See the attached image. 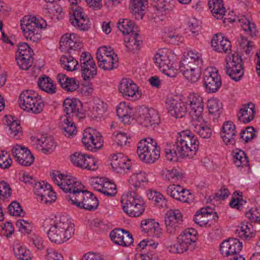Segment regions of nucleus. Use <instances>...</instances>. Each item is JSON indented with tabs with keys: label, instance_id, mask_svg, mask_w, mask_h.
I'll return each mask as SVG.
<instances>
[{
	"label": "nucleus",
	"instance_id": "nucleus-1",
	"mask_svg": "<svg viewBox=\"0 0 260 260\" xmlns=\"http://www.w3.org/2000/svg\"><path fill=\"white\" fill-rule=\"evenodd\" d=\"M50 176L60 189L71 193L66 199L71 204L88 211L97 209L99 205L98 198L92 192L83 190L84 186L76 178L59 172H53Z\"/></svg>",
	"mask_w": 260,
	"mask_h": 260
},
{
	"label": "nucleus",
	"instance_id": "nucleus-2",
	"mask_svg": "<svg viewBox=\"0 0 260 260\" xmlns=\"http://www.w3.org/2000/svg\"><path fill=\"white\" fill-rule=\"evenodd\" d=\"M50 224L47 231L48 237L51 242L61 244L68 241L74 233V225L62 217L59 220L45 221L44 224Z\"/></svg>",
	"mask_w": 260,
	"mask_h": 260
},
{
	"label": "nucleus",
	"instance_id": "nucleus-3",
	"mask_svg": "<svg viewBox=\"0 0 260 260\" xmlns=\"http://www.w3.org/2000/svg\"><path fill=\"white\" fill-rule=\"evenodd\" d=\"M21 29L27 40L35 42L41 38V28H45L46 22L35 16L26 15L20 20Z\"/></svg>",
	"mask_w": 260,
	"mask_h": 260
},
{
	"label": "nucleus",
	"instance_id": "nucleus-4",
	"mask_svg": "<svg viewBox=\"0 0 260 260\" xmlns=\"http://www.w3.org/2000/svg\"><path fill=\"white\" fill-rule=\"evenodd\" d=\"M18 104L21 109L34 114L41 113L44 106L41 97L35 91L29 89L21 92Z\"/></svg>",
	"mask_w": 260,
	"mask_h": 260
},
{
	"label": "nucleus",
	"instance_id": "nucleus-5",
	"mask_svg": "<svg viewBox=\"0 0 260 260\" xmlns=\"http://www.w3.org/2000/svg\"><path fill=\"white\" fill-rule=\"evenodd\" d=\"M137 152L140 159L146 163H153L160 157L159 147L156 141L150 138L139 142Z\"/></svg>",
	"mask_w": 260,
	"mask_h": 260
},
{
	"label": "nucleus",
	"instance_id": "nucleus-6",
	"mask_svg": "<svg viewBox=\"0 0 260 260\" xmlns=\"http://www.w3.org/2000/svg\"><path fill=\"white\" fill-rule=\"evenodd\" d=\"M121 202L124 212L129 216L138 217L145 211L143 199L134 191L123 195Z\"/></svg>",
	"mask_w": 260,
	"mask_h": 260
},
{
	"label": "nucleus",
	"instance_id": "nucleus-7",
	"mask_svg": "<svg viewBox=\"0 0 260 260\" xmlns=\"http://www.w3.org/2000/svg\"><path fill=\"white\" fill-rule=\"evenodd\" d=\"M199 149V142L190 130L180 132V157L192 158Z\"/></svg>",
	"mask_w": 260,
	"mask_h": 260
},
{
	"label": "nucleus",
	"instance_id": "nucleus-8",
	"mask_svg": "<svg viewBox=\"0 0 260 260\" xmlns=\"http://www.w3.org/2000/svg\"><path fill=\"white\" fill-rule=\"evenodd\" d=\"M226 73L235 81H240L244 73L241 56L237 53L228 55L225 58Z\"/></svg>",
	"mask_w": 260,
	"mask_h": 260
},
{
	"label": "nucleus",
	"instance_id": "nucleus-9",
	"mask_svg": "<svg viewBox=\"0 0 260 260\" xmlns=\"http://www.w3.org/2000/svg\"><path fill=\"white\" fill-rule=\"evenodd\" d=\"M154 60L159 71L167 76L175 78L177 76L178 70L173 66L174 61L169 58L166 50H159L154 56Z\"/></svg>",
	"mask_w": 260,
	"mask_h": 260
},
{
	"label": "nucleus",
	"instance_id": "nucleus-10",
	"mask_svg": "<svg viewBox=\"0 0 260 260\" xmlns=\"http://www.w3.org/2000/svg\"><path fill=\"white\" fill-rule=\"evenodd\" d=\"M242 247V243L239 239L230 238L221 243L220 250L222 255L229 257V260H245L243 255L239 254Z\"/></svg>",
	"mask_w": 260,
	"mask_h": 260
},
{
	"label": "nucleus",
	"instance_id": "nucleus-11",
	"mask_svg": "<svg viewBox=\"0 0 260 260\" xmlns=\"http://www.w3.org/2000/svg\"><path fill=\"white\" fill-rule=\"evenodd\" d=\"M138 123L144 127H152L160 123L159 113L153 108L141 107L138 110L136 116Z\"/></svg>",
	"mask_w": 260,
	"mask_h": 260
},
{
	"label": "nucleus",
	"instance_id": "nucleus-12",
	"mask_svg": "<svg viewBox=\"0 0 260 260\" xmlns=\"http://www.w3.org/2000/svg\"><path fill=\"white\" fill-rule=\"evenodd\" d=\"M222 84L220 75L215 68H207L204 73L203 86L208 93H215Z\"/></svg>",
	"mask_w": 260,
	"mask_h": 260
},
{
	"label": "nucleus",
	"instance_id": "nucleus-13",
	"mask_svg": "<svg viewBox=\"0 0 260 260\" xmlns=\"http://www.w3.org/2000/svg\"><path fill=\"white\" fill-rule=\"evenodd\" d=\"M79 0H69L71 5L72 14L70 12V21L74 26L78 27L81 30H86L89 27V19L84 13L83 9L77 6Z\"/></svg>",
	"mask_w": 260,
	"mask_h": 260
},
{
	"label": "nucleus",
	"instance_id": "nucleus-14",
	"mask_svg": "<svg viewBox=\"0 0 260 260\" xmlns=\"http://www.w3.org/2000/svg\"><path fill=\"white\" fill-rule=\"evenodd\" d=\"M60 49L73 54H78L83 45L79 38L75 34H66L60 40Z\"/></svg>",
	"mask_w": 260,
	"mask_h": 260
},
{
	"label": "nucleus",
	"instance_id": "nucleus-15",
	"mask_svg": "<svg viewBox=\"0 0 260 260\" xmlns=\"http://www.w3.org/2000/svg\"><path fill=\"white\" fill-rule=\"evenodd\" d=\"M181 100H183V103L187 104L185 105L190 108L191 119L194 118L195 117L203 116L204 106L202 96L197 93H190L187 96L180 95V102Z\"/></svg>",
	"mask_w": 260,
	"mask_h": 260
},
{
	"label": "nucleus",
	"instance_id": "nucleus-16",
	"mask_svg": "<svg viewBox=\"0 0 260 260\" xmlns=\"http://www.w3.org/2000/svg\"><path fill=\"white\" fill-rule=\"evenodd\" d=\"M82 141L88 150L95 152L103 146V139L99 132L89 127L84 131Z\"/></svg>",
	"mask_w": 260,
	"mask_h": 260
},
{
	"label": "nucleus",
	"instance_id": "nucleus-17",
	"mask_svg": "<svg viewBox=\"0 0 260 260\" xmlns=\"http://www.w3.org/2000/svg\"><path fill=\"white\" fill-rule=\"evenodd\" d=\"M190 123L194 131L201 137L204 139H208L211 137L213 131L207 123V122L203 119V116L195 117L193 119L188 117L186 120L185 125L187 126Z\"/></svg>",
	"mask_w": 260,
	"mask_h": 260
},
{
	"label": "nucleus",
	"instance_id": "nucleus-18",
	"mask_svg": "<svg viewBox=\"0 0 260 260\" xmlns=\"http://www.w3.org/2000/svg\"><path fill=\"white\" fill-rule=\"evenodd\" d=\"M63 107L67 116H71V118L79 119L85 117L84 113L81 111L82 104L76 99H66Z\"/></svg>",
	"mask_w": 260,
	"mask_h": 260
},
{
	"label": "nucleus",
	"instance_id": "nucleus-19",
	"mask_svg": "<svg viewBox=\"0 0 260 260\" xmlns=\"http://www.w3.org/2000/svg\"><path fill=\"white\" fill-rule=\"evenodd\" d=\"M12 152L17 161L21 166H30L34 161V156L27 148L17 145Z\"/></svg>",
	"mask_w": 260,
	"mask_h": 260
},
{
	"label": "nucleus",
	"instance_id": "nucleus-20",
	"mask_svg": "<svg viewBox=\"0 0 260 260\" xmlns=\"http://www.w3.org/2000/svg\"><path fill=\"white\" fill-rule=\"evenodd\" d=\"M110 165L114 172L123 175L127 173L131 168L129 160L121 153L111 155Z\"/></svg>",
	"mask_w": 260,
	"mask_h": 260
},
{
	"label": "nucleus",
	"instance_id": "nucleus-21",
	"mask_svg": "<svg viewBox=\"0 0 260 260\" xmlns=\"http://www.w3.org/2000/svg\"><path fill=\"white\" fill-rule=\"evenodd\" d=\"M110 237L115 244L123 247L128 246L134 242L132 235L121 229L112 230L110 233Z\"/></svg>",
	"mask_w": 260,
	"mask_h": 260
},
{
	"label": "nucleus",
	"instance_id": "nucleus-22",
	"mask_svg": "<svg viewBox=\"0 0 260 260\" xmlns=\"http://www.w3.org/2000/svg\"><path fill=\"white\" fill-rule=\"evenodd\" d=\"M119 92L125 98H131L133 100L139 95V87L129 79H123L118 86Z\"/></svg>",
	"mask_w": 260,
	"mask_h": 260
},
{
	"label": "nucleus",
	"instance_id": "nucleus-23",
	"mask_svg": "<svg viewBox=\"0 0 260 260\" xmlns=\"http://www.w3.org/2000/svg\"><path fill=\"white\" fill-rule=\"evenodd\" d=\"M236 135V126L233 122L232 121H225L220 132V136L224 144L226 145L235 144Z\"/></svg>",
	"mask_w": 260,
	"mask_h": 260
},
{
	"label": "nucleus",
	"instance_id": "nucleus-24",
	"mask_svg": "<svg viewBox=\"0 0 260 260\" xmlns=\"http://www.w3.org/2000/svg\"><path fill=\"white\" fill-rule=\"evenodd\" d=\"M211 46L213 50L217 52L227 53L231 50V43L230 40L220 34L214 35L211 41Z\"/></svg>",
	"mask_w": 260,
	"mask_h": 260
},
{
	"label": "nucleus",
	"instance_id": "nucleus-25",
	"mask_svg": "<svg viewBox=\"0 0 260 260\" xmlns=\"http://www.w3.org/2000/svg\"><path fill=\"white\" fill-rule=\"evenodd\" d=\"M180 64L181 67H186L193 66H196V67L202 66L203 60L199 53L187 50L182 53Z\"/></svg>",
	"mask_w": 260,
	"mask_h": 260
},
{
	"label": "nucleus",
	"instance_id": "nucleus-26",
	"mask_svg": "<svg viewBox=\"0 0 260 260\" xmlns=\"http://www.w3.org/2000/svg\"><path fill=\"white\" fill-rule=\"evenodd\" d=\"M198 234L196 230L192 228H188L184 230L182 234L180 235V252H184L188 249L189 246L192 243H195L197 238Z\"/></svg>",
	"mask_w": 260,
	"mask_h": 260
},
{
	"label": "nucleus",
	"instance_id": "nucleus-27",
	"mask_svg": "<svg viewBox=\"0 0 260 260\" xmlns=\"http://www.w3.org/2000/svg\"><path fill=\"white\" fill-rule=\"evenodd\" d=\"M202 67L193 66L186 67H181L180 64V72L188 82L194 83L198 81L201 77Z\"/></svg>",
	"mask_w": 260,
	"mask_h": 260
},
{
	"label": "nucleus",
	"instance_id": "nucleus-28",
	"mask_svg": "<svg viewBox=\"0 0 260 260\" xmlns=\"http://www.w3.org/2000/svg\"><path fill=\"white\" fill-rule=\"evenodd\" d=\"M178 210H169L165 214V223L167 230L171 234L175 233L178 227L179 217Z\"/></svg>",
	"mask_w": 260,
	"mask_h": 260
},
{
	"label": "nucleus",
	"instance_id": "nucleus-29",
	"mask_svg": "<svg viewBox=\"0 0 260 260\" xmlns=\"http://www.w3.org/2000/svg\"><path fill=\"white\" fill-rule=\"evenodd\" d=\"M57 80L61 87L68 92H73L78 88V81L74 78L67 77L64 74H58Z\"/></svg>",
	"mask_w": 260,
	"mask_h": 260
},
{
	"label": "nucleus",
	"instance_id": "nucleus-30",
	"mask_svg": "<svg viewBox=\"0 0 260 260\" xmlns=\"http://www.w3.org/2000/svg\"><path fill=\"white\" fill-rule=\"evenodd\" d=\"M254 116V105L251 103L244 105L240 109L238 118L241 122L247 123L253 119Z\"/></svg>",
	"mask_w": 260,
	"mask_h": 260
},
{
	"label": "nucleus",
	"instance_id": "nucleus-31",
	"mask_svg": "<svg viewBox=\"0 0 260 260\" xmlns=\"http://www.w3.org/2000/svg\"><path fill=\"white\" fill-rule=\"evenodd\" d=\"M126 48L131 51L138 50L142 43L141 37L138 32L125 35L124 39Z\"/></svg>",
	"mask_w": 260,
	"mask_h": 260
},
{
	"label": "nucleus",
	"instance_id": "nucleus-32",
	"mask_svg": "<svg viewBox=\"0 0 260 260\" xmlns=\"http://www.w3.org/2000/svg\"><path fill=\"white\" fill-rule=\"evenodd\" d=\"M10 118L11 119L6 120L7 131L10 137L15 139H19L23 134L20 123L18 121L14 120V117H10Z\"/></svg>",
	"mask_w": 260,
	"mask_h": 260
},
{
	"label": "nucleus",
	"instance_id": "nucleus-33",
	"mask_svg": "<svg viewBox=\"0 0 260 260\" xmlns=\"http://www.w3.org/2000/svg\"><path fill=\"white\" fill-rule=\"evenodd\" d=\"M236 233L238 234L240 237L245 238L247 240H249L255 235L252 223L245 221L241 223L240 226L236 230Z\"/></svg>",
	"mask_w": 260,
	"mask_h": 260
},
{
	"label": "nucleus",
	"instance_id": "nucleus-34",
	"mask_svg": "<svg viewBox=\"0 0 260 260\" xmlns=\"http://www.w3.org/2000/svg\"><path fill=\"white\" fill-rule=\"evenodd\" d=\"M37 84L42 90L49 94H53L56 92V85L51 78L45 75L39 77Z\"/></svg>",
	"mask_w": 260,
	"mask_h": 260
},
{
	"label": "nucleus",
	"instance_id": "nucleus-35",
	"mask_svg": "<svg viewBox=\"0 0 260 260\" xmlns=\"http://www.w3.org/2000/svg\"><path fill=\"white\" fill-rule=\"evenodd\" d=\"M76 119L71 118V116H67L63 119L61 123V127L62 133L68 138H73L74 137L77 132V130L74 120Z\"/></svg>",
	"mask_w": 260,
	"mask_h": 260
},
{
	"label": "nucleus",
	"instance_id": "nucleus-36",
	"mask_svg": "<svg viewBox=\"0 0 260 260\" xmlns=\"http://www.w3.org/2000/svg\"><path fill=\"white\" fill-rule=\"evenodd\" d=\"M33 187L34 193L38 196L37 199H39V198L41 202L48 203V199L46 197V193L47 190L51 189V186L44 181H39L35 182Z\"/></svg>",
	"mask_w": 260,
	"mask_h": 260
},
{
	"label": "nucleus",
	"instance_id": "nucleus-37",
	"mask_svg": "<svg viewBox=\"0 0 260 260\" xmlns=\"http://www.w3.org/2000/svg\"><path fill=\"white\" fill-rule=\"evenodd\" d=\"M208 5L213 15L217 19H222L225 9L222 0H209Z\"/></svg>",
	"mask_w": 260,
	"mask_h": 260
},
{
	"label": "nucleus",
	"instance_id": "nucleus-38",
	"mask_svg": "<svg viewBox=\"0 0 260 260\" xmlns=\"http://www.w3.org/2000/svg\"><path fill=\"white\" fill-rule=\"evenodd\" d=\"M147 5V0H131L129 7L136 19H142L143 18L144 8Z\"/></svg>",
	"mask_w": 260,
	"mask_h": 260
},
{
	"label": "nucleus",
	"instance_id": "nucleus-39",
	"mask_svg": "<svg viewBox=\"0 0 260 260\" xmlns=\"http://www.w3.org/2000/svg\"><path fill=\"white\" fill-rule=\"evenodd\" d=\"M37 142L41 146L42 151L45 154L51 153L56 147L54 139L51 136L41 137L37 139Z\"/></svg>",
	"mask_w": 260,
	"mask_h": 260
},
{
	"label": "nucleus",
	"instance_id": "nucleus-40",
	"mask_svg": "<svg viewBox=\"0 0 260 260\" xmlns=\"http://www.w3.org/2000/svg\"><path fill=\"white\" fill-rule=\"evenodd\" d=\"M117 27L125 36L137 32V27L135 24L128 19H120L117 23Z\"/></svg>",
	"mask_w": 260,
	"mask_h": 260
},
{
	"label": "nucleus",
	"instance_id": "nucleus-41",
	"mask_svg": "<svg viewBox=\"0 0 260 260\" xmlns=\"http://www.w3.org/2000/svg\"><path fill=\"white\" fill-rule=\"evenodd\" d=\"M238 21L239 25L247 35L253 37L256 35L257 30L255 24L245 16H241Z\"/></svg>",
	"mask_w": 260,
	"mask_h": 260
},
{
	"label": "nucleus",
	"instance_id": "nucleus-42",
	"mask_svg": "<svg viewBox=\"0 0 260 260\" xmlns=\"http://www.w3.org/2000/svg\"><path fill=\"white\" fill-rule=\"evenodd\" d=\"M207 107L210 114L214 115L213 118L218 119L222 111V103L217 98L208 100Z\"/></svg>",
	"mask_w": 260,
	"mask_h": 260
},
{
	"label": "nucleus",
	"instance_id": "nucleus-43",
	"mask_svg": "<svg viewBox=\"0 0 260 260\" xmlns=\"http://www.w3.org/2000/svg\"><path fill=\"white\" fill-rule=\"evenodd\" d=\"M179 96L173 93L167 97L166 100V107L171 116L178 118V107Z\"/></svg>",
	"mask_w": 260,
	"mask_h": 260
},
{
	"label": "nucleus",
	"instance_id": "nucleus-44",
	"mask_svg": "<svg viewBox=\"0 0 260 260\" xmlns=\"http://www.w3.org/2000/svg\"><path fill=\"white\" fill-rule=\"evenodd\" d=\"M141 226L142 231L145 233H150L158 236L160 233V228L158 222L153 219H148L142 220Z\"/></svg>",
	"mask_w": 260,
	"mask_h": 260
},
{
	"label": "nucleus",
	"instance_id": "nucleus-45",
	"mask_svg": "<svg viewBox=\"0 0 260 260\" xmlns=\"http://www.w3.org/2000/svg\"><path fill=\"white\" fill-rule=\"evenodd\" d=\"M60 63L61 67L69 72L77 70L79 64L76 58L71 55H62L60 58Z\"/></svg>",
	"mask_w": 260,
	"mask_h": 260
},
{
	"label": "nucleus",
	"instance_id": "nucleus-46",
	"mask_svg": "<svg viewBox=\"0 0 260 260\" xmlns=\"http://www.w3.org/2000/svg\"><path fill=\"white\" fill-rule=\"evenodd\" d=\"M117 116L124 124H128L131 119V109L125 102L121 103L116 109Z\"/></svg>",
	"mask_w": 260,
	"mask_h": 260
},
{
	"label": "nucleus",
	"instance_id": "nucleus-47",
	"mask_svg": "<svg viewBox=\"0 0 260 260\" xmlns=\"http://www.w3.org/2000/svg\"><path fill=\"white\" fill-rule=\"evenodd\" d=\"M98 61L99 67L104 70H111L118 66V58L115 54L114 55H111Z\"/></svg>",
	"mask_w": 260,
	"mask_h": 260
},
{
	"label": "nucleus",
	"instance_id": "nucleus-48",
	"mask_svg": "<svg viewBox=\"0 0 260 260\" xmlns=\"http://www.w3.org/2000/svg\"><path fill=\"white\" fill-rule=\"evenodd\" d=\"M207 213H208V212L204 208H202L200 210H198L195 214L193 221L200 226H210L211 224L209 223V222L211 221L212 223L213 221L211 219V218H209L206 216Z\"/></svg>",
	"mask_w": 260,
	"mask_h": 260
},
{
	"label": "nucleus",
	"instance_id": "nucleus-49",
	"mask_svg": "<svg viewBox=\"0 0 260 260\" xmlns=\"http://www.w3.org/2000/svg\"><path fill=\"white\" fill-rule=\"evenodd\" d=\"M178 141V138L177 137L175 143L168 144V148L165 149L166 158L171 162H177L179 160V156L177 153L179 148Z\"/></svg>",
	"mask_w": 260,
	"mask_h": 260
},
{
	"label": "nucleus",
	"instance_id": "nucleus-50",
	"mask_svg": "<svg viewBox=\"0 0 260 260\" xmlns=\"http://www.w3.org/2000/svg\"><path fill=\"white\" fill-rule=\"evenodd\" d=\"M233 162L237 167H244L248 165V159L246 153L242 150L237 149L233 151Z\"/></svg>",
	"mask_w": 260,
	"mask_h": 260
},
{
	"label": "nucleus",
	"instance_id": "nucleus-51",
	"mask_svg": "<svg viewBox=\"0 0 260 260\" xmlns=\"http://www.w3.org/2000/svg\"><path fill=\"white\" fill-rule=\"evenodd\" d=\"M98 190L107 196V197H113L117 193L116 186L114 183L110 181H106L103 185L98 189Z\"/></svg>",
	"mask_w": 260,
	"mask_h": 260
},
{
	"label": "nucleus",
	"instance_id": "nucleus-52",
	"mask_svg": "<svg viewBox=\"0 0 260 260\" xmlns=\"http://www.w3.org/2000/svg\"><path fill=\"white\" fill-rule=\"evenodd\" d=\"M146 180V174L144 172L140 171L138 173L133 174L130 177L128 182L129 184L137 189L139 187L142 183Z\"/></svg>",
	"mask_w": 260,
	"mask_h": 260
},
{
	"label": "nucleus",
	"instance_id": "nucleus-53",
	"mask_svg": "<svg viewBox=\"0 0 260 260\" xmlns=\"http://www.w3.org/2000/svg\"><path fill=\"white\" fill-rule=\"evenodd\" d=\"M81 71L82 77L84 80H88L90 78H93L97 74L95 63L93 65L87 64L85 67H81Z\"/></svg>",
	"mask_w": 260,
	"mask_h": 260
},
{
	"label": "nucleus",
	"instance_id": "nucleus-54",
	"mask_svg": "<svg viewBox=\"0 0 260 260\" xmlns=\"http://www.w3.org/2000/svg\"><path fill=\"white\" fill-rule=\"evenodd\" d=\"M14 252L16 257L20 260H29L31 258L30 251L24 247L16 245L14 248Z\"/></svg>",
	"mask_w": 260,
	"mask_h": 260
},
{
	"label": "nucleus",
	"instance_id": "nucleus-55",
	"mask_svg": "<svg viewBox=\"0 0 260 260\" xmlns=\"http://www.w3.org/2000/svg\"><path fill=\"white\" fill-rule=\"evenodd\" d=\"M185 105L187 104L183 103V100H181L180 102V123H181L183 128L186 126L185 125V123L187 118L189 117L191 119L190 111L188 112L189 107Z\"/></svg>",
	"mask_w": 260,
	"mask_h": 260
},
{
	"label": "nucleus",
	"instance_id": "nucleus-56",
	"mask_svg": "<svg viewBox=\"0 0 260 260\" xmlns=\"http://www.w3.org/2000/svg\"><path fill=\"white\" fill-rule=\"evenodd\" d=\"M87 156L86 154L76 152L71 155L70 159L74 166L83 169Z\"/></svg>",
	"mask_w": 260,
	"mask_h": 260
},
{
	"label": "nucleus",
	"instance_id": "nucleus-57",
	"mask_svg": "<svg viewBox=\"0 0 260 260\" xmlns=\"http://www.w3.org/2000/svg\"><path fill=\"white\" fill-rule=\"evenodd\" d=\"M179 36V32L177 28L169 27L165 32V38L169 42L172 44H177V38Z\"/></svg>",
	"mask_w": 260,
	"mask_h": 260
},
{
	"label": "nucleus",
	"instance_id": "nucleus-58",
	"mask_svg": "<svg viewBox=\"0 0 260 260\" xmlns=\"http://www.w3.org/2000/svg\"><path fill=\"white\" fill-rule=\"evenodd\" d=\"M114 55L115 53L111 47L104 46L100 47L98 49L96 53V58L98 60H100V59H103V58Z\"/></svg>",
	"mask_w": 260,
	"mask_h": 260
},
{
	"label": "nucleus",
	"instance_id": "nucleus-59",
	"mask_svg": "<svg viewBox=\"0 0 260 260\" xmlns=\"http://www.w3.org/2000/svg\"><path fill=\"white\" fill-rule=\"evenodd\" d=\"M8 210L12 216H24L25 212L21 208L20 204L16 202H12L8 206Z\"/></svg>",
	"mask_w": 260,
	"mask_h": 260
},
{
	"label": "nucleus",
	"instance_id": "nucleus-60",
	"mask_svg": "<svg viewBox=\"0 0 260 260\" xmlns=\"http://www.w3.org/2000/svg\"><path fill=\"white\" fill-rule=\"evenodd\" d=\"M16 60L20 69L27 70L31 66L33 58L25 57H16Z\"/></svg>",
	"mask_w": 260,
	"mask_h": 260
},
{
	"label": "nucleus",
	"instance_id": "nucleus-61",
	"mask_svg": "<svg viewBox=\"0 0 260 260\" xmlns=\"http://www.w3.org/2000/svg\"><path fill=\"white\" fill-rule=\"evenodd\" d=\"M16 225L20 231L23 233H30L32 229L31 224L24 219H19L16 222Z\"/></svg>",
	"mask_w": 260,
	"mask_h": 260
},
{
	"label": "nucleus",
	"instance_id": "nucleus-62",
	"mask_svg": "<svg viewBox=\"0 0 260 260\" xmlns=\"http://www.w3.org/2000/svg\"><path fill=\"white\" fill-rule=\"evenodd\" d=\"M80 66L85 67L87 64L93 65L95 63L91 54L86 51L82 52L80 55Z\"/></svg>",
	"mask_w": 260,
	"mask_h": 260
},
{
	"label": "nucleus",
	"instance_id": "nucleus-63",
	"mask_svg": "<svg viewBox=\"0 0 260 260\" xmlns=\"http://www.w3.org/2000/svg\"><path fill=\"white\" fill-rule=\"evenodd\" d=\"M166 177L171 183H177L179 179L178 167H174L170 170H167Z\"/></svg>",
	"mask_w": 260,
	"mask_h": 260
},
{
	"label": "nucleus",
	"instance_id": "nucleus-64",
	"mask_svg": "<svg viewBox=\"0 0 260 260\" xmlns=\"http://www.w3.org/2000/svg\"><path fill=\"white\" fill-rule=\"evenodd\" d=\"M246 216L251 222L260 223V211H259L257 208H252L246 213Z\"/></svg>",
	"mask_w": 260,
	"mask_h": 260
}]
</instances>
